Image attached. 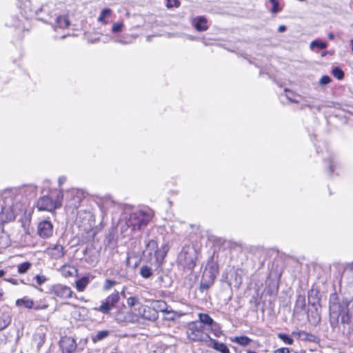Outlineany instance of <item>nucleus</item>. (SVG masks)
Segmentation results:
<instances>
[{
	"label": "nucleus",
	"mask_w": 353,
	"mask_h": 353,
	"mask_svg": "<svg viewBox=\"0 0 353 353\" xmlns=\"http://www.w3.org/2000/svg\"><path fill=\"white\" fill-rule=\"evenodd\" d=\"M15 304L17 307L23 306L28 309H32L34 307V301L27 296L17 299Z\"/></svg>",
	"instance_id": "nucleus-20"
},
{
	"label": "nucleus",
	"mask_w": 353,
	"mask_h": 353,
	"mask_svg": "<svg viewBox=\"0 0 353 353\" xmlns=\"http://www.w3.org/2000/svg\"><path fill=\"white\" fill-rule=\"evenodd\" d=\"M194 28L197 31L203 32L208 29L207 19L204 17H199L194 19Z\"/></svg>",
	"instance_id": "nucleus-19"
},
{
	"label": "nucleus",
	"mask_w": 353,
	"mask_h": 353,
	"mask_svg": "<svg viewBox=\"0 0 353 353\" xmlns=\"http://www.w3.org/2000/svg\"><path fill=\"white\" fill-rule=\"evenodd\" d=\"M66 37H67V35L61 36V39H65Z\"/></svg>",
	"instance_id": "nucleus-59"
},
{
	"label": "nucleus",
	"mask_w": 353,
	"mask_h": 353,
	"mask_svg": "<svg viewBox=\"0 0 353 353\" xmlns=\"http://www.w3.org/2000/svg\"><path fill=\"white\" fill-rule=\"evenodd\" d=\"M277 336L279 339L282 340L283 343H285V344L292 345L294 342L293 339L286 334L279 333L277 334Z\"/></svg>",
	"instance_id": "nucleus-36"
},
{
	"label": "nucleus",
	"mask_w": 353,
	"mask_h": 353,
	"mask_svg": "<svg viewBox=\"0 0 353 353\" xmlns=\"http://www.w3.org/2000/svg\"><path fill=\"white\" fill-rule=\"evenodd\" d=\"M115 320L119 323L128 321V318L124 312L119 311L115 314Z\"/></svg>",
	"instance_id": "nucleus-40"
},
{
	"label": "nucleus",
	"mask_w": 353,
	"mask_h": 353,
	"mask_svg": "<svg viewBox=\"0 0 353 353\" xmlns=\"http://www.w3.org/2000/svg\"><path fill=\"white\" fill-rule=\"evenodd\" d=\"M110 353H117L116 352H111Z\"/></svg>",
	"instance_id": "nucleus-64"
},
{
	"label": "nucleus",
	"mask_w": 353,
	"mask_h": 353,
	"mask_svg": "<svg viewBox=\"0 0 353 353\" xmlns=\"http://www.w3.org/2000/svg\"><path fill=\"white\" fill-rule=\"evenodd\" d=\"M60 272L64 277L67 278L72 276L74 272H77V270L74 267L68 265H63L60 268Z\"/></svg>",
	"instance_id": "nucleus-24"
},
{
	"label": "nucleus",
	"mask_w": 353,
	"mask_h": 353,
	"mask_svg": "<svg viewBox=\"0 0 353 353\" xmlns=\"http://www.w3.org/2000/svg\"><path fill=\"white\" fill-rule=\"evenodd\" d=\"M332 74L338 80H342L344 78V72L339 67H334L332 70Z\"/></svg>",
	"instance_id": "nucleus-35"
},
{
	"label": "nucleus",
	"mask_w": 353,
	"mask_h": 353,
	"mask_svg": "<svg viewBox=\"0 0 353 353\" xmlns=\"http://www.w3.org/2000/svg\"><path fill=\"white\" fill-rule=\"evenodd\" d=\"M270 2L272 5L271 8V12L272 13H277L281 10V8L279 7V3L278 0H270Z\"/></svg>",
	"instance_id": "nucleus-43"
},
{
	"label": "nucleus",
	"mask_w": 353,
	"mask_h": 353,
	"mask_svg": "<svg viewBox=\"0 0 353 353\" xmlns=\"http://www.w3.org/2000/svg\"><path fill=\"white\" fill-rule=\"evenodd\" d=\"M115 284L116 281L111 279H106L105 281L103 288L105 291H108L110 289H111L114 285H115Z\"/></svg>",
	"instance_id": "nucleus-44"
},
{
	"label": "nucleus",
	"mask_w": 353,
	"mask_h": 353,
	"mask_svg": "<svg viewBox=\"0 0 353 353\" xmlns=\"http://www.w3.org/2000/svg\"><path fill=\"white\" fill-rule=\"evenodd\" d=\"M159 306L160 307H162V305H164V306L165 305V303L164 301H159Z\"/></svg>",
	"instance_id": "nucleus-56"
},
{
	"label": "nucleus",
	"mask_w": 353,
	"mask_h": 353,
	"mask_svg": "<svg viewBox=\"0 0 353 353\" xmlns=\"http://www.w3.org/2000/svg\"><path fill=\"white\" fill-rule=\"evenodd\" d=\"M34 279L36 280L37 285H43L47 281V278L44 275H36Z\"/></svg>",
	"instance_id": "nucleus-46"
},
{
	"label": "nucleus",
	"mask_w": 353,
	"mask_h": 353,
	"mask_svg": "<svg viewBox=\"0 0 353 353\" xmlns=\"http://www.w3.org/2000/svg\"><path fill=\"white\" fill-rule=\"evenodd\" d=\"M332 81L331 78L327 75L323 76L319 80V85H325Z\"/></svg>",
	"instance_id": "nucleus-47"
},
{
	"label": "nucleus",
	"mask_w": 353,
	"mask_h": 353,
	"mask_svg": "<svg viewBox=\"0 0 353 353\" xmlns=\"http://www.w3.org/2000/svg\"><path fill=\"white\" fill-rule=\"evenodd\" d=\"M306 106L310 108V109H312V105H306Z\"/></svg>",
	"instance_id": "nucleus-61"
},
{
	"label": "nucleus",
	"mask_w": 353,
	"mask_h": 353,
	"mask_svg": "<svg viewBox=\"0 0 353 353\" xmlns=\"http://www.w3.org/2000/svg\"><path fill=\"white\" fill-rule=\"evenodd\" d=\"M4 280L8 281V282H10V283H12L14 285L18 284L17 280H16L14 279H12V278L5 279Z\"/></svg>",
	"instance_id": "nucleus-52"
},
{
	"label": "nucleus",
	"mask_w": 353,
	"mask_h": 353,
	"mask_svg": "<svg viewBox=\"0 0 353 353\" xmlns=\"http://www.w3.org/2000/svg\"><path fill=\"white\" fill-rule=\"evenodd\" d=\"M110 334L109 331L108 330H101L99 331L94 338L93 339L94 341H101L105 338L108 337Z\"/></svg>",
	"instance_id": "nucleus-37"
},
{
	"label": "nucleus",
	"mask_w": 353,
	"mask_h": 353,
	"mask_svg": "<svg viewBox=\"0 0 353 353\" xmlns=\"http://www.w3.org/2000/svg\"><path fill=\"white\" fill-rule=\"evenodd\" d=\"M167 250L163 252L159 250L158 244L155 240H150L146 244L143 254L146 256L148 255L150 260H152V257L154 258L157 263H160L166 255Z\"/></svg>",
	"instance_id": "nucleus-8"
},
{
	"label": "nucleus",
	"mask_w": 353,
	"mask_h": 353,
	"mask_svg": "<svg viewBox=\"0 0 353 353\" xmlns=\"http://www.w3.org/2000/svg\"><path fill=\"white\" fill-rule=\"evenodd\" d=\"M52 293L62 299H67L72 297L73 292L70 287L61 284H57L52 286Z\"/></svg>",
	"instance_id": "nucleus-11"
},
{
	"label": "nucleus",
	"mask_w": 353,
	"mask_h": 353,
	"mask_svg": "<svg viewBox=\"0 0 353 353\" xmlns=\"http://www.w3.org/2000/svg\"><path fill=\"white\" fill-rule=\"evenodd\" d=\"M327 164H328L330 172L332 173L334 171V169L337 165V162L335 159V157H334V156L330 157L327 160Z\"/></svg>",
	"instance_id": "nucleus-38"
},
{
	"label": "nucleus",
	"mask_w": 353,
	"mask_h": 353,
	"mask_svg": "<svg viewBox=\"0 0 353 353\" xmlns=\"http://www.w3.org/2000/svg\"><path fill=\"white\" fill-rule=\"evenodd\" d=\"M317 109H318L319 110H320L321 109V108L320 106H318V107H317Z\"/></svg>",
	"instance_id": "nucleus-62"
},
{
	"label": "nucleus",
	"mask_w": 353,
	"mask_h": 353,
	"mask_svg": "<svg viewBox=\"0 0 353 353\" xmlns=\"http://www.w3.org/2000/svg\"><path fill=\"white\" fill-rule=\"evenodd\" d=\"M46 253L50 257L54 259H59L64 256L65 250L62 245L59 244H55L51 247L48 248L46 250Z\"/></svg>",
	"instance_id": "nucleus-16"
},
{
	"label": "nucleus",
	"mask_w": 353,
	"mask_h": 353,
	"mask_svg": "<svg viewBox=\"0 0 353 353\" xmlns=\"http://www.w3.org/2000/svg\"><path fill=\"white\" fill-rule=\"evenodd\" d=\"M165 6L168 9L179 8L180 6V2L179 0H166Z\"/></svg>",
	"instance_id": "nucleus-42"
},
{
	"label": "nucleus",
	"mask_w": 353,
	"mask_h": 353,
	"mask_svg": "<svg viewBox=\"0 0 353 353\" xmlns=\"http://www.w3.org/2000/svg\"><path fill=\"white\" fill-rule=\"evenodd\" d=\"M203 272H208L212 273L214 276L219 273L218 266L213 261L209 262L207 264V266Z\"/></svg>",
	"instance_id": "nucleus-30"
},
{
	"label": "nucleus",
	"mask_w": 353,
	"mask_h": 353,
	"mask_svg": "<svg viewBox=\"0 0 353 353\" xmlns=\"http://www.w3.org/2000/svg\"><path fill=\"white\" fill-rule=\"evenodd\" d=\"M140 274L143 278L148 279L153 274V270L148 265H143L140 268Z\"/></svg>",
	"instance_id": "nucleus-29"
},
{
	"label": "nucleus",
	"mask_w": 353,
	"mask_h": 353,
	"mask_svg": "<svg viewBox=\"0 0 353 353\" xmlns=\"http://www.w3.org/2000/svg\"><path fill=\"white\" fill-rule=\"evenodd\" d=\"M19 8L26 17L35 14L39 20L52 23L51 19L56 14L54 4L49 0H19Z\"/></svg>",
	"instance_id": "nucleus-1"
},
{
	"label": "nucleus",
	"mask_w": 353,
	"mask_h": 353,
	"mask_svg": "<svg viewBox=\"0 0 353 353\" xmlns=\"http://www.w3.org/2000/svg\"><path fill=\"white\" fill-rule=\"evenodd\" d=\"M138 303H139V299L135 296H130L127 299V304L131 307L135 306Z\"/></svg>",
	"instance_id": "nucleus-45"
},
{
	"label": "nucleus",
	"mask_w": 353,
	"mask_h": 353,
	"mask_svg": "<svg viewBox=\"0 0 353 353\" xmlns=\"http://www.w3.org/2000/svg\"><path fill=\"white\" fill-rule=\"evenodd\" d=\"M121 294L125 297V295H124V292H121Z\"/></svg>",
	"instance_id": "nucleus-63"
},
{
	"label": "nucleus",
	"mask_w": 353,
	"mask_h": 353,
	"mask_svg": "<svg viewBox=\"0 0 353 353\" xmlns=\"http://www.w3.org/2000/svg\"><path fill=\"white\" fill-rule=\"evenodd\" d=\"M63 198L65 202V209L73 212L81 205L82 200L85 198V192L79 189L72 188L63 193Z\"/></svg>",
	"instance_id": "nucleus-4"
},
{
	"label": "nucleus",
	"mask_w": 353,
	"mask_h": 353,
	"mask_svg": "<svg viewBox=\"0 0 353 353\" xmlns=\"http://www.w3.org/2000/svg\"><path fill=\"white\" fill-rule=\"evenodd\" d=\"M292 334L298 336L299 338L302 339H308L311 340L310 337H313L314 336L312 334H310L305 331H299V332H293Z\"/></svg>",
	"instance_id": "nucleus-39"
},
{
	"label": "nucleus",
	"mask_w": 353,
	"mask_h": 353,
	"mask_svg": "<svg viewBox=\"0 0 353 353\" xmlns=\"http://www.w3.org/2000/svg\"><path fill=\"white\" fill-rule=\"evenodd\" d=\"M47 307H48L47 305H43L41 306L39 305H35L34 303V307L32 309H34L36 310H39L46 309Z\"/></svg>",
	"instance_id": "nucleus-50"
},
{
	"label": "nucleus",
	"mask_w": 353,
	"mask_h": 353,
	"mask_svg": "<svg viewBox=\"0 0 353 353\" xmlns=\"http://www.w3.org/2000/svg\"><path fill=\"white\" fill-rule=\"evenodd\" d=\"M59 343L63 353H72L77 349V343L71 337L65 336L62 338Z\"/></svg>",
	"instance_id": "nucleus-13"
},
{
	"label": "nucleus",
	"mask_w": 353,
	"mask_h": 353,
	"mask_svg": "<svg viewBox=\"0 0 353 353\" xmlns=\"http://www.w3.org/2000/svg\"><path fill=\"white\" fill-rule=\"evenodd\" d=\"M114 41L117 43H121L122 45L129 44L132 42L131 41H128L124 39H117L114 40Z\"/></svg>",
	"instance_id": "nucleus-49"
},
{
	"label": "nucleus",
	"mask_w": 353,
	"mask_h": 353,
	"mask_svg": "<svg viewBox=\"0 0 353 353\" xmlns=\"http://www.w3.org/2000/svg\"><path fill=\"white\" fill-rule=\"evenodd\" d=\"M305 307V299L303 296H298L295 306H294V312H299L303 311Z\"/></svg>",
	"instance_id": "nucleus-25"
},
{
	"label": "nucleus",
	"mask_w": 353,
	"mask_h": 353,
	"mask_svg": "<svg viewBox=\"0 0 353 353\" xmlns=\"http://www.w3.org/2000/svg\"><path fill=\"white\" fill-rule=\"evenodd\" d=\"M290 349L288 347H281L276 349L274 353H290Z\"/></svg>",
	"instance_id": "nucleus-48"
},
{
	"label": "nucleus",
	"mask_w": 353,
	"mask_h": 353,
	"mask_svg": "<svg viewBox=\"0 0 353 353\" xmlns=\"http://www.w3.org/2000/svg\"><path fill=\"white\" fill-rule=\"evenodd\" d=\"M284 92H285V97L286 98L292 103H298L299 101L296 99V97H300L297 94L294 93L292 91H290V90L285 88L284 90Z\"/></svg>",
	"instance_id": "nucleus-31"
},
{
	"label": "nucleus",
	"mask_w": 353,
	"mask_h": 353,
	"mask_svg": "<svg viewBox=\"0 0 353 353\" xmlns=\"http://www.w3.org/2000/svg\"><path fill=\"white\" fill-rule=\"evenodd\" d=\"M69 26L70 20L67 16H57L55 19V23L52 24V27L55 30L57 28H66Z\"/></svg>",
	"instance_id": "nucleus-17"
},
{
	"label": "nucleus",
	"mask_w": 353,
	"mask_h": 353,
	"mask_svg": "<svg viewBox=\"0 0 353 353\" xmlns=\"http://www.w3.org/2000/svg\"><path fill=\"white\" fill-rule=\"evenodd\" d=\"M90 282V276H84L76 281V288L78 291L83 292Z\"/></svg>",
	"instance_id": "nucleus-23"
},
{
	"label": "nucleus",
	"mask_w": 353,
	"mask_h": 353,
	"mask_svg": "<svg viewBox=\"0 0 353 353\" xmlns=\"http://www.w3.org/2000/svg\"><path fill=\"white\" fill-rule=\"evenodd\" d=\"M152 216L150 210H139L134 211L130 215V217L125 221V225L130 228L132 232L140 230L143 226H145L150 222Z\"/></svg>",
	"instance_id": "nucleus-3"
},
{
	"label": "nucleus",
	"mask_w": 353,
	"mask_h": 353,
	"mask_svg": "<svg viewBox=\"0 0 353 353\" xmlns=\"http://www.w3.org/2000/svg\"><path fill=\"white\" fill-rule=\"evenodd\" d=\"M31 267H32L31 263H30L28 261L23 262L17 265V272L19 274H25L30 269Z\"/></svg>",
	"instance_id": "nucleus-32"
},
{
	"label": "nucleus",
	"mask_w": 353,
	"mask_h": 353,
	"mask_svg": "<svg viewBox=\"0 0 353 353\" xmlns=\"http://www.w3.org/2000/svg\"><path fill=\"white\" fill-rule=\"evenodd\" d=\"M199 323H201V325H206L211 329L213 327L216 326L217 324L214 321V320L208 314L201 313L199 314Z\"/></svg>",
	"instance_id": "nucleus-18"
},
{
	"label": "nucleus",
	"mask_w": 353,
	"mask_h": 353,
	"mask_svg": "<svg viewBox=\"0 0 353 353\" xmlns=\"http://www.w3.org/2000/svg\"><path fill=\"white\" fill-rule=\"evenodd\" d=\"M139 314L143 319L150 321H154L158 317L157 312L154 309L142 305L139 308Z\"/></svg>",
	"instance_id": "nucleus-15"
},
{
	"label": "nucleus",
	"mask_w": 353,
	"mask_h": 353,
	"mask_svg": "<svg viewBox=\"0 0 353 353\" xmlns=\"http://www.w3.org/2000/svg\"><path fill=\"white\" fill-rule=\"evenodd\" d=\"M327 37H328V38H329L330 39H331V40H332V39H333L334 38V34H333L332 32H330V33L328 34Z\"/></svg>",
	"instance_id": "nucleus-54"
},
{
	"label": "nucleus",
	"mask_w": 353,
	"mask_h": 353,
	"mask_svg": "<svg viewBox=\"0 0 353 353\" xmlns=\"http://www.w3.org/2000/svg\"><path fill=\"white\" fill-rule=\"evenodd\" d=\"M350 44L352 46V50L353 51V39L350 40Z\"/></svg>",
	"instance_id": "nucleus-58"
},
{
	"label": "nucleus",
	"mask_w": 353,
	"mask_h": 353,
	"mask_svg": "<svg viewBox=\"0 0 353 353\" xmlns=\"http://www.w3.org/2000/svg\"><path fill=\"white\" fill-rule=\"evenodd\" d=\"M112 11L110 8H105L103 9L99 17H98V21L99 23H101L103 24H107L108 21L106 20V18L110 17L112 14Z\"/></svg>",
	"instance_id": "nucleus-26"
},
{
	"label": "nucleus",
	"mask_w": 353,
	"mask_h": 353,
	"mask_svg": "<svg viewBox=\"0 0 353 353\" xmlns=\"http://www.w3.org/2000/svg\"><path fill=\"white\" fill-rule=\"evenodd\" d=\"M53 225L49 221H43L40 222L37 228V233L41 238H49L52 235Z\"/></svg>",
	"instance_id": "nucleus-12"
},
{
	"label": "nucleus",
	"mask_w": 353,
	"mask_h": 353,
	"mask_svg": "<svg viewBox=\"0 0 353 353\" xmlns=\"http://www.w3.org/2000/svg\"><path fill=\"white\" fill-rule=\"evenodd\" d=\"M188 338L194 341H203L210 339V336L203 332V326L199 321H192L189 323L187 330Z\"/></svg>",
	"instance_id": "nucleus-7"
},
{
	"label": "nucleus",
	"mask_w": 353,
	"mask_h": 353,
	"mask_svg": "<svg viewBox=\"0 0 353 353\" xmlns=\"http://www.w3.org/2000/svg\"><path fill=\"white\" fill-rule=\"evenodd\" d=\"M6 272L4 270H0V278H1L2 276H3L5 275Z\"/></svg>",
	"instance_id": "nucleus-55"
},
{
	"label": "nucleus",
	"mask_w": 353,
	"mask_h": 353,
	"mask_svg": "<svg viewBox=\"0 0 353 353\" xmlns=\"http://www.w3.org/2000/svg\"><path fill=\"white\" fill-rule=\"evenodd\" d=\"M327 46V43L326 42L322 41L319 39L314 40L310 43V48L314 49V48H318L319 49H325Z\"/></svg>",
	"instance_id": "nucleus-33"
},
{
	"label": "nucleus",
	"mask_w": 353,
	"mask_h": 353,
	"mask_svg": "<svg viewBox=\"0 0 353 353\" xmlns=\"http://www.w3.org/2000/svg\"><path fill=\"white\" fill-rule=\"evenodd\" d=\"M124 25L123 22L114 23L112 28L113 33H119L122 32Z\"/></svg>",
	"instance_id": "nucleus-41"
},
{
	"label": "nucleus",
	"mask_w": 353,
	"mask_h": 353,
	"mask_svg": "<svg viewBox=\"0 0 353 353\" xmlns=\"http://www.w3.org/2000/svg\"><path fill=\"white\" fill-rule=\"evenodd\" d=\"M66 181V177L64 176H61L59 177L58 183L59 185L61 186L63 183H65Z\"/></svg>",
	"instance_id": "nucleus-51"
},
{
	"label": "nucleus",
	"mask_w": 353,
	"mask_h": 353,
	"mask_svg": "<svg viewBox=\"0 0 353 353\" xmlns=\"http://www.w3.org/2000/svg\"><path fill=\"white\" fill-rule=\"evenodd\" d=\"M3 295V292L2 290L0 289V299L2 298Z\"/></svg>",
	"instance_id": "nucleus-57"
},
{
	"label": "nucleus",
	"mask_w": 353,
	"mask_h": 353,
	"mask_svg": "<svg viewBox=\"0 0 353 353\" xmlns=\"http://www.w3.org/2000/svg\"><path fill=\"white\" fill-rule=\"evenodd\" d=\"M210 340L212 343V347L213 349L221 353H230L229 348L225 343L219 342L218 341L212 339V338H210Z\"/></svg>",
	"instance_id": "nucleus-21"
},
{
	"label": "nucleus",
	"mask_w": 353,
	"mask_h": 353,
	"mask_svg": "<svg viewBox=\"0 0 353 353\" xmlns=\"http://www.w3.org/2000/svg\"><path fill=\"white\" fill-rule=\"evenodd\" d=\"M63 199V192L61 190H50L48 195L41 196L37 203L39 211L52 212L61 208Z\"/></svg>",
	"instance_id": "nucleus-2"
},
{
	"label": "nucleus",
	"mask_w": 353,
	"mask_h": 353,
	"mask_svg": "<svg viewBox=\"0 0 353 353\" xmlns=\"http://www.w3.org/2000/svg\"><path fill=\"white\" fill-rule=\"evenodd\" d=\"M196 259V250L190 245L184 246L178 257L179 263L188 270H193Z\"/></svg>",
	"instance_id": "nucleus-6"
},
{
	"label": "nucleus",
	"mask_w": 353,
	"mask_h": 353,
	"mask_svg": "<svg viewBox=\"0 0 353 353\" xmlns=\"http://www.w3.org/2000/svg\"><path fill=\"white\" fill-rule=\"evenodd\" d=\"M216 276L208 272H203L201 283L200 290L201 292L208 290L214 283Z\"/></svg>",
	"instance_id": "nucleus-14"
},
{
	"label": "nucleus",
	"mask_w": 353,
	"mask_h": 353,
	"mask_svg": "<svg viewBox=\"0 0 353 353\" xmlns=\"http://www.w3.org/2000/svg\"><path fill=\"white\" fill-rule=\"evenodd\" d=\"M120 299L119 294L118 292H114L103 301L99 307H95L94 310L100 312L104 314H109L112 309L117 305Z\"/></svg>",
	"instance_id": "nucleus-9"
},
{
	"label": "nucleus",
	"mask_w": 353,
	"mask_h": 353,
	"mask_svg": "<svg viewBox=\"0 0 353 353\" xmlns=\"http://www.w3.org/2000/svg\"><path fill=\"white\" fill-rule=\"evenodd\" d=\"M341 314L340 316H341V323H343V324L350 323V316L348 314V310H347V309L343 307L341 305Z\"/></svg>",
	"instance_id": "nucleus-28"
},
{
	"label": "nucleus",
	"mask_w": 353,
	"mask_h": 353,
	"mask_svg": "<svg viewBox=\"0 0 353 353\" xmlns=\"http://www.w3.org/2000/svg\"><path fill=\"white\" fill-rule=\"evenodd\" d=\"M286 30V27L284 25H281L279 27L278 30L280 32H285Z\"/></svg>",
	"instance_id": "nucleus-53"
},
{
	"label": "nucleus",
	"mask_w": 353,
	"mask_h": 353,
	"mask_svg": "<svg viewBox=\"0 0 353 353\" xmlns=\"http://www.w3.org/2000/svg\"><path fill=\"white\" fill-rule=\"evenodd\" d=\"M336 295L332 294L330 301V326L334 329L339 324V316L341 314V304L335 301H332V299H336Z\"/></svg>",
	"instance_id": "nucleus-10"
},
{
	"label": "nucleus",
	"mask_w": 353,
	"mask_h": 353,
	"mask_svg": "<svg viewBox=\"0 0 353 353\" xmlns=\"http://www.w3.org/2000/svg\"><path fill=\"white\" fill-rule=\"evenodd\" d=\"M15 199L10 193L3 197V204L1 205L0 213L5 214L7 220H14L19 213L22 211L21 205L19 203H14Z\"/></svg>",
	"instance_id": "nucleus-5"
},
{
	"label": "nucleus",
	"mask_w": 353,
	"mask_h": 353,
	"mask_svg": "<svg viewBox=\"0 0 353 353\" xmlns=\"http://www.w3.org/2000/svg\"><path fill=\"white\" fill-rule=\"evenodd\" d=\"M350 269L353 270V263L350 265Z\"/></svg>",
	"instance_id": "nucleus-60"
},
{
	"label": "nucleus",
	"mask_w": 353,
	"mask_h": 353,
	"mask_svg": "<svg viewBox=\"0 0 353 353\" xmlns=\"http://www.w3.org/2000/svg\"><path fill=\"white\" fill-rule=\"evenodd\" d=\"M12 321V316L10 312H3L0 315V331L6 329Z\"/></svg>",
	"instance_id": "nucleus-22"
},
{
	"label": "nucleus",
	"mask_w": 353,
	"mask_h": 353,
	"mask_svg": "<svg viewBox=\"0 0 353 353\" xmlns=\"http://www.w3.org/2000/svg\"><path fill=\"white\" fill-rule=\"evenodd\" d=\"M233 341L239 345L245 347V346H248V345H250L252 340L248 336H241L234 337Z\"/></svg>",
	"instance_id": "nucleus-27"
},
{
	"label": "nucleus",
	"mask_w": 353,
	"mask_h": 353,
	"mask_svg": "<svg viewBox=\"0 0 353 353\" xmlns=\"http://www.w3.org/2000/svg\"><path fill=\"white\" fill-rule=\"evenodd\" d=\"M33 340L37 343V346L39 349L45 342V335L42 333L37 334L34 336Z\"/></svg>",
	"instance_id": "nucleus-34"
}]
</instances>
